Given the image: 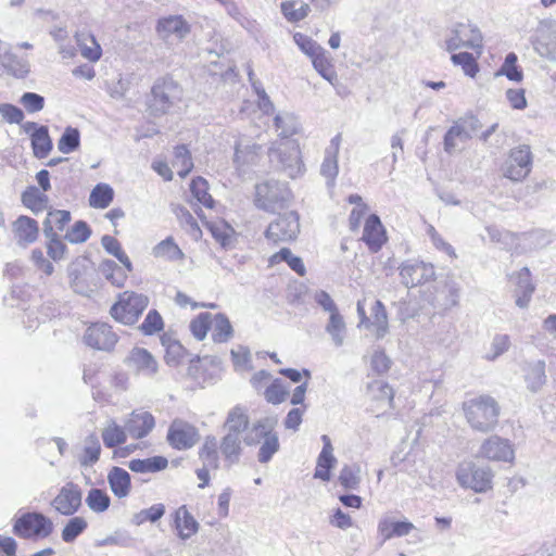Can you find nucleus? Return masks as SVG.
Listing matches in <instances>:
<instances>
[{"mask_svg":"<svg viewBox=\"0 0 556 556\" xmlns=\"http://www.w3.org/2000/svg\"><path fill=\"white\" fill-rule=\"evenodd\" d=\"M31 148L37 159H45L49 155L53 148L52 139L49 135L47 126L41 125L40 128L31 132Z\"/></svg>","mask_w":556,"mask_h":556,"instance_id":"nucleus-30","label":"nucleus"},{"mask_svg":"<svg viewBox=\"0 0 556 556\" xmlns=\"http://www.w3.org/2000/svg\"><path fill=\"white\" fill-rule=\"evenodd\" d=\"M336 463L337 459L332 453L320 452L317 458L314 478L323 481H329L331 478V469Z\"/></svg>","mask_w":556,"mask_h":556,"instance_id":"nucleus-54","label":"nucleus"},{"mask_svg":"<svg viewBox=\"0 0 556 556\" xmlns=\"http://www.w3.org/2000/svg\"><path fill=\"white\" fill-rule=\"evenodd\" d=\"M241 435L226 432L222 439L219 448L229 464H237L242 453Z\"/></svg>","mask_w":556,"mask_h":556,"instance_id":"nucleus-31","label":"nucleus"},{"mask_svg":"<svg viewBox=\"0 0 556 556\" xmlns=\"http://www.w3.org/2000/svg\"><path fill=\"white\" fill-rule=\"evenodd\" d=\"M451 60L453 64L462 66L464 73L469 77H475L479 72L478 63L469 52L454 53Z\"/></svg>","mask_w":556,"mask_h":556,"instance_id":"nucleus-59","label":"nucleus"},{"mask_svg":"<svg viewBox=\"0 0 556 556\" xmlns=\"http://www.w3.org/2000/svg\"><path fill=\"white\" fill-rule=\"evenodd\" d=\"M481 41V33L476 26L471 24L459 23L452 30V36L446 39L445 46L446 50L452 52L462 47L471 49L480 48Z\"/></svg>","mask_w":556,"mask_h":556,"instance_id":"nucleus-15","label":"nucleus"},{"mask_svg":"<svg viewBox=\"0 0 556 556\" xmlns=\"http://www.w3.org/2000/svg\"><path fill=\"white\" fill-rule=\"evenodd\" d=\"M0 62L7 73L15 78H25L29 73L28 62L14 54L7 53Z\"/></svg>","mask_w":556,"mask_h":556,"instance_id":"nucleus-42","label":"nucleus"},{"mask_svg":"<svg viewBox=\"0 0 556 556\" xmlns=\"http://www.w3.org/2000/svg\"><path fill=\"white\" fill-rule=\"evenodd\" d=\"M299 232V215L291 211L279 215L270 223L265 231V237L274 243H279L294 240Z\"/></svg>","mask_w":556,"mask_h":556,"instance_id":"nucleus-11","label":"nucleus"},{"mask_svg":"<svg viewBox=\"0 0 556 556\" xmlns=\"http://www.w3.org/2000/svg\"><path fill=\"white\" fill-rule=\"evenodd\" d=\"M173 166L181 178L186 177L193 168L190 151L185 144L175 148Z\"/></svg>","mask_w":556,"mask_h":556,"instance_id":"nucleus-43","label":"nucleus"},{"mask_svg":"<svg viewBox=\"0 0 556 556\" xmlns=\"http://www.w3.org/2000/svg\"><path fill=\"white\" fill-rule=\"evenodd\" d=\"M111 491L118 498L126 497L130 492L131 479L127 470L114 466L108 473Z\"/></svg>","mask_w":556,"mask_h":556,"instance_id":"nucleus-25","label":"nucleus"},{"mask_svg":"<svg viewBox=\"0 0 556 556\" xmlns=\"http://www.w3.org/2000/svg\"><path fill=\"white\" fill-rule=\"evenodd\" d=\"M463 410L469 426L479 432L486 433L498 424L501 406L489 394H481L463 403Z\"/></svg>","mask_w":556,"mask_h":556,"instance_id":"nucleus-1","label":"nucleus"},{"mask_svg":"<svg viewBox=\"0 0 556 556\" xmlns=\"http://www.w3.org/2000/svg\"><path fill=\"white\" fill-rule=\"evenodd\" d=\"M149 305L147 295L132 291H125L110 309L111 316L124 325H134Z\"/></svg>","mask_w":556,"mask_h":556,"instance_id":"nucleus-6","label":"nucleus"},{"mask_svg":"<svg viewBox=\"0 0 556 556\" xmlns=\"http://www.w3.org/2000/svg\"><path fill=\"white\" fill-rule=\"evenodd\" d=\"M156 33L166 41L170 38L182 40L190 33V25L181 15H169L157 21Z\"/></svg>","mask_w":556,"mask_h":556,"instance_id":"nucleus-18","label":"nucleus"},{"mask_svg":"<svg viewBox=\"0 0 556 556\" xmlns=\"http://www.w3.org/2000/svg\"><path fill=\"white\" fill-rule=\"evenodd\" d=\"M217 440L213 435L205 438L203 446L200 448L199 457L203 465L217 469L219 467V457L217 452Z\"/></svg>","mask_w":556,"mask_h":556,"instance_id":"nucleus-38","label":"nucleus"},{"mask_svg":"<svg viewBox=\"0 0 556 556\" xmlns=\"http://www.w3.org/2000/svg\"><path fill=\"white\" fill-rule=\"evenodd\" d=\"M174 526L181 540H187L199 531V522L189 513L186 505L180 506L174 514Z\"/></svg>","mask_w":556,"mask_h":556,"instance_id":"nucleus-24","label":"nucleus"},{"mask_svg":"<svg viewBox=\"0 0 556 556\" xmlns=\"http://www.w3.org/2000/svg\"><path fill=\"white\" fill-rule=\"evenodd\" d=\"M168 460L164 456H153L144 459L136 458L128 462V468L138 473L159 472L167 468Z\"/></svg>","mask_w":556,"mask_h":556,"instance_id":"nucleus-29","label":"nucleus"},{"mask_svg":"<svg viewBox=\"0 0 556 556\" xmlns=\"http://www.w3.org/2000/svg\"><path fill=\"white\" fill-rule=\"evenodd\" d=\"M88 527V522L84 517L76 516L68 519L65 523L61 538L65 543H73L76 539L85 532Z\"/></svg>","mask_w":556,"mask_h":556,"instance_id":"nucleus-46","label":"nucleus"},{"mask_svg":"<svg viewBox=\"0 0 556 556\" xmlns=\"http://www.w3.org/2000/svg\"><path fill=\"white\" fill-rule=\"evenodd\" d=\"M275 126L282 138H289L295 135L300 129L298 117L289 112L279 113L275 116Z\"/></svg>","mask_w":556,"mask_h":556,"instance_id":"nucleus-37","label":"nucleus"},{"mask_svg":"<svg viewBox=\"0 0 556 556\" xmlns=\"http://www.w3.org/2000/svg\"><path fill=\"white\" fill-rule=\"evenodd\" d=\"M268 157L271 164L290 178L298 177L304 170L300 148L295 141H281L277 147H271Z\"/></svg>","mask_w":556,"mask_h":556,"instance_id":"nucleus-5","label":"nucleus"},{"mask_svg":"<svg viewBox=\"0 0 556 556\" xmlns=\"http://www.w3.org/2000/svg\"><path fill=\"white\" fill-rule=\"evenodd\" d=\"M479 455L492 462L513 463L515 450L510 440L493 434L482 442Z\"/></svg>","mask_w":556,"mask_h":556,"instance_id":"nucleus-14","label":"nucleus"},{"mask_svg":"<svg viewBox=\"0 0 556 556\" xmlns=\"http://www.w3.org/2000/svg\"><path fill=\"white\" fill-rule=\"evenodd\" d=\"M338 172V156L334 155L330 149H326L325 157L320 166V174L327 179L328 186L334 184Z\"/></svg>","mask_w":556,"mask_h":556,"instance_id":"nucleus-56","label":"nucleus"},{"mask_svg":"<svg viewBox=\"0 0 556 556\" xmlns=\"http://www.w3.org/2000/svg\"><path fill=\"white\" fill-rule=\"evenodd\" d=\"M83 500V492L78 484L68 482L64 484L59 494L53 498L51 505L63 516H73L76 514Z\"/></svg>","mask_w":556,"mask_h":556,"instance_id":"nucleus-16","label":"nucleus"},{"mask_svg":"<svg viewBox=\"0 0 556 556\" xmlns=\"http://www.w3.org/2000/svg\"><path fill=\"white\" fill-rule=\"evenodd\" d=\"M80 146V132L78 128L67 126L58 141V149L63 154L76 151Z\"/></svg>","mask_w":556,"mask_h":556,"instance_id":"nucleus-45","label":"nucleus"},{"mask_svg":"<svg viewBox=\"0 0 556 556\" xmlns=\"http://www.w3.org/2000/svg\"><path fill=\"white\" fill-rule=\"evenodd\" d=\"M198 438L197 428L184 420L175 419L168 428L167 441L176 450L192 447L197 443Z\"/></svg>","mask_w":556,"mask_h":556,"instance_id":"nucleus-17","label":"nucleus"},{"mask_svg":"<svg viewBox=\"0 0 556 556\" xmlns=\"http://www.w3.org/2000/svg\"><path fill=\"white\" fill-rule=\"evenodd\" d=\"M84 342L94 350L112 352L118 342V336L109 324L94 323L86 329Z\"/></svg>","mask_w":556,"mask_h":556,"instance_id":"nucleus-12","label":"nucleus"},{"mask_svg":"<svg viewBox=\"0 0 556 556\" xmlns=\"http://www.w3.org/2000/svg\"><path fill=\"white\" fill-rule=\"evenodd\" d=\"M374 320H369V326L376 328V338L382 339L388 332V315L384 305L381 301L377 300L372 307Z\"/></svg>","mask_w":556,"mask_h":556,"instance_id":"nucleus-51","label":"nucleus"},{"mask_svg":"<svg viewBox=\"0 0 556 556\" xmlns=\"http://www.w3.org/2000/svg\"><path fill=\"white\" fill-rule=\"evenodd\" d=\"M361 469L358 466L345 465L339 475L340 484L348 490H356L361 483Z\"/></svg>","mask_w":556,"mask_h":556,"instance_id":"nucleus-58","label":"nucleus"},{"mask_svg":"<svg viewBox=\"0 0 556 556\" xmlns=\"http://www.w3.org/2000/svg\"><path fill=\"white\" fill-rule=\"evenodd\" d=\"M480 128L481 124L473 115L457 119L444 135V151L447 154H453L457 150L459 143H464L469 140Z\"/></svg>","mask_w":556,"mask_h":556,"instance_id":"nucleus-10","label":"nucleus"},{"mask_svg":"<svg viewBox=\"0 0 556 556\" xmlns=\"http://www.w3.org/2000/svg\"><path fill=\"white\" fill-rule=\"evenodd\" d=\"M262 147L257 143H237L235 147L233 163L241 172L245 168L255 165L258 162Z\"/></svg>","mask_w":556,"mask_h":556,"instance_id":"nucleus-23","label":"nucleus"},{"mask_svg":"<svg viewBox=\"0 0 556 556\" xmlns=\"http://www.w3.org/2000/svg\"><path fill=\"white\" fill-rule=\"evenodd\" d=\"M164 514L165 506L163 504H155L147 509H142L139 513L135 514L132 516L131 522L136 526H140L147 520L151 522H156L164 516Z\"/></svg>","mask_w":556,"mask_h":556,"instance_id":"nucleus-60","label":"nucleus"},{"mask_svg":"<svg viewBox=\"0 0 556 556\" xmlns=\"http://www.w3.org/2000/svg\"><path fill=\"white\" fill-rule=\"evenodd\" d=\"M101 445L96 434H90L85 440L83 454L78 457L79 465L84 468L92 467L100 458Z\"/></svg>","mask_w":556,"mask_h":556,"instance_id":"nucleus-33","label":"nucleus"},{"mask_svg":"<svg viewBox=\"0 0 556 556\" xmlns=\"http://www.w3.org/2000/svg\"><path fill=\"white\" fill-rule=\"evenodd\" d=\"M402 283L407 288H413L431 281L435 277L434 267L430 263L409 260L402 263L400 267Z\"/></svg>","mask_w":556,"mask_h":556,"instance_id":"nucleus-13","label":"nucleus"},{"mask_svg":"<svg viewBox=\"0 0 556 556\" xmlns=\"http://www.w3.org/2000/svg\"><path fill=\"white\" fill-rule=\"evenodd\" d=\"M293 39L301 51L312 58V60L325 50L315 40L301 33L294 34Z\"/></svg>","mask_w":556,"mask_h":556,"instance_id":"nucleus-63","label":"nucleus"},{"mask_svg":"<svg viewBox=\"0 0 556 556\" xmlns=\"http://www.w3.org/2000/svg\"><path fill=\"white\" fill-rule=\"evenodd\" d=\"M314 68L318 72V74L329 81L332 86H334L338 81V75L331 64L330 60L326 55V51L324 50L316 58L312 60Z\"/></svg>","mask_w":556,"mask_h":556,"instance_id":"nucleus-48","label":"nucleus"},{"mask_svg":"<svg viewBox=\"0 0 556 556\" xmlns=\"http://www.w3.org/2000/svg\"><path fill=\"white\" fill-rule=\"evenodd\" d=\"M86 504L92 511L103 513L110 507L111 498L103 490L92 488L87 494Z\"/></svg>","mask_w":556,"mask_h":556,"instance_id":"nucleus-53","label":"nucleus"},{"mask_svg":"<svg viewBox=\"0 0 556 556\" xmlns=\"http://www.w3.org/2000/svg\"><path fill=\"white\" fill-rule=\"evenodd\" d=\"M268 262L269 265L271 266L285 262L299 276H304L306 273L302 258L296 255H293L289 248L280 249L277 253L273 254L269 257Z\"/></svg>","mask_w":556,"mask_h":556,"instance_id":"nucleus-32","label":"nucleus"},{"mask_svg":"<svg viewBox=\"0 0 556 556\" xmlns=\"http://www.w3.org/2000/svg\"><path fill=\"white\" fill-rule=\"evenodd\" d=\"M291 197V192L285 182L268 179L255 187V205L260 210L275 213L283 208Z\"/></svg>","mask_w":556,"mask_h":556,"instance_id":"nucleus-4","label":"nucleus"},{"mask_svg":"<svg viewBox=\"0 0 556 556\" xmlns=\"http://www.w3.org/2000/svg\"><path fill=\"white\" fill-rule=\"evenodd\" d=\"M207 181L202 177H197L192 179L190 184V191L192 197L205 207L212 208L214 205V200L208 193Z\"/></svg>","mask_w":556,"mask_h":556,"instance_id":"nucleus-52","label":"nucleus"},{"mask_svg":"<svg viewBox=\"0 0 556 556\" xmlns=\"http://www.w3.org/2000/svg\"><path fill=\"white\" fill-rule=\"evenodd\" d=\"M295 1H283L280 4L281 13L286 20L290 23H298L304 20L311 12V8L307 3H302L299 8H295Z\"/></svg>","mask_w":556,"mask_h":556,"instance_id":"nucleus-50","label":"nucleus"},{"mask_svg":"<svg viewBox=\"0 0 556 556\" xmlns=\"http://www.w3.org/2000/svg\"><path fill=\"white\" fill-rule=\"evenodd\" d=\"M525 381L527 389L533 393L539 392L547 381L545 362L535 361L525 368Z\"/></svg>","mask_w":556,"mask_h":556,"instance_id":"nucleus-26","label":"nucleus"},{"mask_svg":"<svg viewBox=\"0 0 556 556\" xmlns=\"http://www.w3.org/2000/svg\"><path fill=\"white\" fill-rule=\"evenodd\" d=\"M163 327L164 323L161 314L156 309H151L139 326V330L144 336H153L154 333L163 330Z\"/></svg>","mask_w":556,"mask_h":556,"instance_id":"nucleus-61","label":"nucleus"},{"mask_svg":"<svg viewBox=\"0 0 556 556\" xmlns=\"http://www.w3.org/2000/svg\"><path fill=\"white\" fill-rule=\"evenodd\" d=\"M12 230L18 245L26 247L34 243L39 235V226L36 219L21 215L12 225Z\"/></svg>","mask_w":556,"mask_h":556,"instance_id":"nucleus-22","label":"nucleus"},{"mask_svg":"<svg viewBox=\"0 0 556 556\" xmlns=\"http://www.w3.org/2000/svg\"><path fill=\"white\" fill-rule=\"evenodd\" d=\"M99 271L108 279L113 286L118 288L125 285L127 275L125 271L112 260L103 261L99 266Z\"/></svg>","mask_w":556,"mask_h":556,"instance_id":"nucleus-39","label":"nucleus"},{"mask_svg":"<svg viewBox=\"0 0 556 556\" xmlns=\"http://www.w3.org/2000/svg\"><path fill=\"white\" fill-rule=\"evenodd\" d=\"M113 199V188L108 184H98L90 192L89 205L93 208H106Z\"/></svg>","mask_w":556,"mask_h":556,"instance_id":"nucleus-36","label":"nucleus"},{"mask_svg":"<svg viewBox=\"0 0 556 556\" xmlns=\"http://www.w3.org/2000/svg\"><path fill=\"white\" fill-rule=\"evenodd\" d=\"M47 201L48 197L35 186L27 187L22 193V203L34 213L41 211Z\"/></svg>","mask_w":556,"mask_h":556,"instance_id":"nucleus-47","label":"nucleus"},{"mask_svg":"<svg viewBox=\"0 0 556 556\" xmlns=\"http://www.w3.org/2000/svg\"><path fill=\"white\" fill-rule=\"evenodd\" d=\"M325 330L331 337V340L336 346L343 345L346 333V325L340 312L329 315V320L325 327Z\"/></svg>","mask_w":556,"mask_h":556,"instance_id":"nucleus-34","label":"nucleus"},{"mask_svg":"<svg viewBox=\"0 0 556 556\" xmlns=\"http://www.w3.org/2000/svg\"><path fill=\"white\" fill-rule=\"evenodd\" d=\"M249 416L245 410L240 407H233L227 415V418L224 424V429L226 432L241 435L243 432L247 433L250 431L251 427H249Z\"/></svg>","mask_w":556,"mask_h":556,"instance_id":"nucleus-28","label":"nucleus"},{"mask_svg":"<svg viewBox=\"0 0 556 556\" xmlns=\"http://www.w3.org/2000/svg\"><path fill=\"white\" fill-rule=\"evenodd\" d=\"M289 394V390L282 384L280 379H275L264 391V396L268 403L280 404Z\"/></svg>","mask_w":556,"mask_h":556,"instance_id":"nucleus-62","label":"nucleus"},{"mask_svg":"<svg viewBox=\"0 0 556 556\" xmlns=\"http://www.w3.org/2000/svg\"><path fill=\"white\" fill-rule=\"evenodd\" d=\"M211 326L210 314L201 313L198 317L191 320L190 323V331L194 338L199 341L203 340Z\"/></svg>","mask_w":556,"mask_h":556,"instance_id":"nucleus-64","label":"nucleus"},{"mask_svg":"<svg viewBox=\"0 0 556 556\" xmlns=\"http://www.w3.org/2000/svg\"><path fill=\"white\" fill-rule=\"evenodd\" d=\"M549 28V33L545 36L542 35L534 42V50L548 60H556V21L549 23H541Z\"/></svg>","mask_w":556,"mask_h":556,"instance_id":"nucleus-27","label":"nucleus"},{"mask_svg":"<svg viewBox=\"0 0 556 556\" xmlns=\"http://www.w3.org/2000/svg\"><path fill=\"white\" fill-rule=\"evenodd\" d=\"M152 254L155 257H163L169 261H177L184 257L182 251L174 242V239L172 237H167L166 239L157 243L153 248Z\"/></svg>","mask_w":556,"mask_h":556,"instance_id":"nucleus-44","label":"nucleus"},{"mask_svg":"<svg viewBox=\"0 0 556 556\" xmlns=\"http://www.w3.org/2000/svg\"><path fill=\"white\" fill-rule=\"evenodd\" d=\"M233 336V328L229 318L218 313L214 316L212 339L216 343L228 342Z\"/></svg>","mask_w":556,"mask_h":556,"instance_id":"nucleus-35","label":"nucleus"},{"mask_svg":"<svg viewBox=\"0 0 556 556\" xmlns=\"http://www.w3.org/2000/svg\"><path fill=\"white\" fill-rule=\"evenodd\" d=\"M52 520L38 511H29L20 516L13 525V533L22 539H45L52 534Z\"/></svg>","mask_w":556,"mask_h":556,"instance_id":"nucleus-7","label":"nucleus"},{"mask_svg":"<svg viewBox=\"0 0 556 556\" xmlns=\"http://www.w3.org/2000/svg\"><path fill=\"white\" fill-rule=\"evenodd\" d=\"M363 241L372 253H377L387 241L386 230L378 215L371 214L366 219Z\"/></svg>","mask_w":556,"mask_h":556,"instance_id":"nucleus-21","label":"nucleus"},{"mask_svg":"<svg viewBox=\"0 0 556 556\" xmlns=\"http://www.w3.org/2000/svg\"><path fill=\"white\" fill-rule=\"evenodd\" d=\"M136 539L126 530H116L111 535L97 541L96 545L99 547L115 545L124 548L134 547Z\"/></svg>","mask_w":556,"mask_h":556,"instance_id":"nucleus-49","label":"nucleus"},{"mask_svg":"<svg viewBox=\"0 0 556 556\" xmlns=\"http://www.w3.org/2000/svg\"><path fill=\"white\" fill-rule=\"evenodd\" d=\"M532 152L528 144H521L510 150L503 165V175L511 181H522L532 169Z\"/></svg>","mask_w":556,"mask_h":556,"instance_id":"nucleus-8","label":"nucleus"},{"mask_svg":"<svg viewBox=\"0 0 556 556\" xmlns=\"http://www.w3.org/2000/svg\"><path fill=\"white\" fill-rule=\"evenodd\" d=\"M91 233V228L87 222L77 220L72 228L67 230L64 238L71 243H84L90 238Z\"/></svg>","mask_w":556,"mask_h":556,"instance_id":"nucleus-57","label":"nucleus"},{"mask_svg":"<svg viewBox=\"0 0 556 556\" xmlns=\"http://www.w3.org/2000/svg\"><path fill=\"white\" fill-rule=\"evenodd\" d=\"M155 426L154 417L146 410H135L125 421V430L134 439L147 437Z\"/></svg>","mask_w":556,"mask_h":556,"instance_id":"nucleus-19","label":"nucleus"},{"mask_svg":"<svg viewBox=\"0 0 556 556\" xmlns=\"http://www.w3.org/2000/svg\"><path fill=\"white\" fill-rule=\"evenodd\" d=\"M518 58L516 53L509 52L504 60V63L500 70L495 73V76H506L509 80L520 83L523 78V73L520 66L517 64Z\"/></svg>","mask_w":556,"mask_h":556,"instance_id":"nucleus-40","label":"nucleus"},{"mask_svg":"<svg viewBox=\"0 0 556 556\" xmlns=\"http://www.w3.org/2000/svg\"><path fill=\"white\" fill-rule=\"evenodd\" d=\"M458 483L477 493H484L492 489L493 473L488 467H479L472 463L463 464L456 472Z\"/></svg>","mask_w":556,"mask_h":556,"instance_id":"nucleus-9","label":"nucleus"},{"mask_svg":"<svg viewBox=\"0 0 556 556\" xmlns=\"http://www.w3.org/2000/svg\"><path fill=\"white\" fill-rule=\"evenodd\" d=\"M181 97L182 89L173 77L163 76L157 78L147 99L149 114L155 117L167 114L181 100Z\"/></svg>","mask_w":556,"mask_h":556,"instance_id":"nucleus-3","label":"nucleus"},{"mask_svg":"<svg viewBox=\"0 0 556 556\" xmlns=\"http://www.w3.org/2000/svg\"><path fill=\"white\" fill-rule=\"evenodd\" d=\"M277 424V416L262 417L252 424L250 431L243 438L248 446L257 445L263 441L257 453V460L261 464L270 462L280 448L279 437L275 431Z\"/></svg>","mask_w":556,"mask_h":556,"instance_id":"nucleus-2","label":"nucleus"},{"mask_svg":"<svg viewBox=\"0 0 556 556\" xmlns=\"http://www.w3.org/2000/svg\"><path fill=\"white\" fill-rule=\"evenodd\" d=\"M127 431L125 426L121 427L115 421H111L102 431V440L106 447L112 448L126 442Z\"/></svg>","mask_w":556,"mask_h":556,"instance_id":"nucleus-41","label":"nucleus"},{"mask_svg":"<svg viewBox=\"0 0 556 556\" xmlns=\"http://www.w3.org/2000/svg\"><path fill=\"white\" fill-rule=\"evenodd\" d=\"M125 362L138 374L146 377H153L159 369V364L154 356L143 348H134Z\"/></svg>","mask_w":556,"mask_h":556,"instance_id":"nucleus-20","label":"nucleus"},{"mask_svg":"<svg viewBox=\"0 0 556 556\" xmlns=\"http://www.w3.org/2000/svg\"><path fill=\"white\" fill-rule=\"evenodd\" d=\"M162 344L166 348L164 356L166 364L177 366L185 354V348L178 341L165 336L162 337Z\"/></svg>","mask_w":556,"mask_h":556,"instance_id":"nucleus-55","label":"nucleus"}]
</instances>
